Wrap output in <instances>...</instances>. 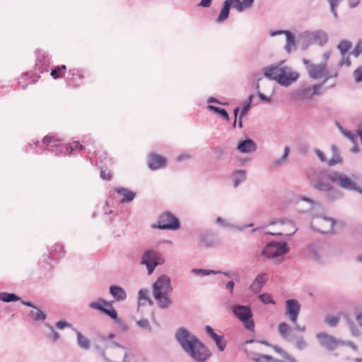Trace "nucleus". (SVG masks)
<instances>
[{"label": "nucleus", "mask_w": 362, "mask_h": 362, "mask_svg": "<svg viewBox=\"0 0 362 362\" xmlns=\"http://www.w3.org/2000/svg\"><path fill=\"white\" fill-rule=\"evenodd\" d=\"M233 185L237 187L242 182L246 179V172L244 170H237L233 173Z\"/></svg>", "instance_id": "nucleus-34"}, {"label": "nucleus", "mask_w": 362, "mask_h": 362, "mask_svg": "<svg viewBox=\"0 0 362 362\" xmlns=\"http://www.w3.org/2000/svg\"><path fill=\"white\" fill-rule=\"evenodd\" d=\"M115 192L123 196V198L121 199V203H129L131 202L136 197V193L129 191L124 187H117L115 189Z\"/></svg>", "instance_id": "nucleus-26"}, {"label": "nucleus", "mask_w": 362, "mask_h": 362, "mask_svg": "<svg viewBox=\"0 0 362 362\" xmlns=\"http://www.w3.org/2000/svg\"><path fill=\"white\" fill-rule=\"evenodd\" d=\"M230 2L228 0H226L223 2V7L221 10V12L216 19L217 23H221L226 20L228 18L230 9Z\"/></svg>", "instance_id": "nucleus-29"}, {"label": "nucleus", "mask_w": 362, "mask_h": 362, "mask_svg": "<svg viewBox=\"0 0 362 362\" xmlns=\"http://www.w3.org/2000/svg\"><path fill=\"white\" fill-rule=\"evenodd\" d=\"M115 347H117V348H119L122 350L125 351H127V349L125 346H124L123 345L120 344L119 343H117L116 341H112V342H107L105 344V348H103L105 350V349H112Z\"/></svg>", "instance_id": "nucleus-51"}, {"label": "nucleus", "mask_w": 362, "mask_h": 362, "mask_svg": "<svg viewBox=\"0 0 362 362\" xmlns=\"http://www.w3.org/2000/svg\"><path fill=\"white\" fill-rule=\"evenodd\" d=\"M289 152H290L289 147L286 146L284 148V152L283 156L281 158H277L275 160H274L273 164H272L273 167H278V166L281 165L283 162L286 160L288 156Z\"/></svg>", "instance_id": "nucleus-45"}, {"label": "nucleus", "mask_w": 362, "mask_h": 362, "mask_svg": "<svg viewBox=\"0 0 362 362\" xmlns=\"http://www.w3.org/2000/svg\"><path fill=\"white\" fill-rule=\"evenodd\" d=\"M163 262L156 251L148 250L142 255L141 264L146 265L148 273L150 274L158 265L163 264Z\"/></svg>", "instance_id": "nucleus-7"}, {"label": "nucleus", "mask_w": 362, "mask_h": 362, "mask_svg": "<svg viewBox=\"0 0 362 362\" xmlns=\"http://www.w3.org/2000/svg\"><path fill=\"white\" fill-rule=\"evenodd\" d=\"M220 274H223L228 278H233L238 280L240 278V274L238 272L226 271L222 272Z\"/></svg>", "instance_id": "nucleus-56"}, {"label": "nucleus", "mask_w": 362, "mask_h": 362, "mask_svg": "<svg viewBox=\"0 0 362 362\" xmlns=\"http://www.w3.org/2000/svg\"><path fill=\"white\" fill-rule=\"evenodd\" d=\"M320 344L329 351L334 350L338 346L345 344L344 341L337 339L325 332H320L316 335Z\"/></svg>", "instance_id": "nucleus-13"}, {"label": "nucleus", "mask_w": 362, "mask_h": 362, "mask_svg": "<svg viewBox=\"0 0 362 362\" xmlns=\"http://www.w3.org/2000/svg\"><path fill=\"white\" fill-rule=\"evenodd\" d=\"M260 300L264 304H275V301L272 296L268 293H264L259 296Z\"/></svg>", "instance_id": "nucleus-48"}, {"label": "nucleus", "mask_w": 362, "mask_h": 362, "mask_svg": "<svg viewBox=\"0 0 362 362\" xmlns=\"http://www.w3.org/2000/svg\"><path fill=\"white\" fill-rule=\"evenodd\" d=\"M325 322L330 327H335L339 322V317L337 316L327 315L325 319Z\"/></svg>", "instance_id": "nucleus-49"}, {"label": "nucleus", "mask_w": 362, "mask_h": 362, "mask_svg": "<svg viewBox=\"0 0 362 362\" xmlns=\"http://www.w3.org/2000/svg\"><path fill=\"white\" fill-rule=\"evenodd\" d=\"M51 57L45 52H39L36 61V66L40 72L48 71V66L50 63Z\"/></svg>", "instance_id": "nucleus-22"}, {"label": "nucleus", "mask_w": 362, "mask_h": 362, "mask_svg": "<svg viewBox=\"0 0 362 362\" xmlns=\"http://www.w3.org/2000/svg\"><path fill=\"white\" fill-rule=\"evenodd\" d=\"M58 140L52 136H46L42 139V144L46 145L49 151H53L54 148H62L61 144L58 143Z\"/></svg>", "instance_id": "nucleus-33"}, {"label": "nucleus", "mask_w": 362, "mask_h": 362, "mask_svg": "<svg viewBox=\"0 0 362 362\" xmlns=\"http://www.w3.org/2000/svg\"><path fill=\"white\" fill-rule=\"evenodd\" d=\"M331 151L332 157L327 161L329 166H334L337 164L342 163V159L340 156L339 151L336 145H332Z\"/></svg>", "instance_id": "nucleus-28"}, {"label": "nucleus", "mask_w": 362, "mask_h": 362, "mask_svg": "<svg viewBox=\"0 0 362 362\" xmlns=\"http://www.w3.org/2000/svg\"><path fill=\"white\" fill-rule=\"evenodd\" d=\"M354 75L355 77V81L356 82H361L362 81V67H358L356 69L354 72Z\"/></svg>", "instance_id": "nucleus-57"}, {"label": "nucleus", "mask_w": 362, "mask_h": 362, "mask_svg": "<svg viewBox=\"0 0 362 362\" xmlns=\"http://www.w3.org/2000/svg\"><path fill=\"white\" fill-rule=\"evenodd\" d=\"M338 76V72L337 71H334V72H332V73H329V71H327V70L326 69L325 74H324V76H323V81H322V83H320V84H322V86H324V84L330 78H337Z\"/></svg>", "instance_id": "nucleus-52"}, {"label": "nucleus", "mask_w": 362, "mask_h": 362, "mask_svg": "<svg viewBox=\"0 0 362 362\" xmlns=\"http://www.w3.org/2000/svg\"><path fill=\"white\" fill-rule=\"evenodd\" d=\"M199 240L201 244L206 247H212L218 243L216 237L213 233L209 232L200 234Z\"/></svg>", "instance_id": "nucleus-24"}, {"label": "nucleus", "mask_w": 362, "mask_h": 362, "mask_svg": "<svg viewBox=\"0 0 362 362\" xmlns=\"http://www.w3.org/2000/svg\"><path fill=\"white\" fill-rule=\"evenodd\" d=\"M282 360H276V362H297L296 360L286 351L282 355Z\"/></svg>", "instance_id": "nucleus-55"}, {"label": "nucleus", "mask_w": 362, "mask_h": 362, "mask_svg": "<svg viewBox=\"0 0 362 362\" xmlns=\"http://www.w3.org/2000/svg\"><path fill=\"white\" fill-rule=\"evenodd\" d=\"M208 109L214 112L216 114H218L223 119L226 121H228L230 119L229 115L224 108L209 105L208 106Z\"/></svg>", "instance_id": "nucleus-39"}, {"label": "nucleus", "mask_w": 362, "mask_h": 362, "mask_svg": "<svg viewBox=\"0 0 362 362\" xmlns=\"http://www.w3.org/2000/svg\"><path fill=\"white\" fill-rule=\"evenodd\" d=\"M307 346L306 341L303 339V337H299L296 341V347L299 350H303Z\"/></svg>", "instance_id": "nucleus-58"}, {"label": "nucleus", "mask_w": 362, "mask_h": 362, "mask_svg": "<svg viewBox=\"0 0 362 362\" xmlns=\"http://www.w3.org/2000/svg\"><path fill=\"white\" fill-rule=\"evenodd\" d=\"M315 153L318 156V158L321 162H327V163L328 160H327V158H326L324 153L322 151L316 148V149H315Z\"/></svg>", "instance_id": "nucleus-64"}, {"label": "nucleus", "mask_w": 362, "mask_h": 362, "mask_svg": "<svg viewBox=\"0 0 362 362\" xmlns=\"http://www.w3.org/2000/svg\"><path fill=\"white\" fill-rule=\"evenodd\" d=\"M234 315L244 325L245 329L253 331L255 322L253 313L249 305H235L232 308Z\"/></svg>", "instance_id": "nucleus-4"}, {"label": "nucleus", "mask_w": 362, "mask_h": 362, "mask_svg": "<svg viewBox=\"0 0 362 362\" xmlns=\"http://www.w3.org/2000/svg\"><path fill=\"white\" fill-rule=\"evenodd\" d=\"M300 310V305L296 299H288L286 301L285 315L293 324H296Z\"/></svg>", "instance_id": "nucleus-16"}, {"label": "nucleus", "mask_w": 362, "mask_h": 362, "mask_svg": "<svg viewBox=\"0 0 362 362\" xmlns=\"http://www.w3.org/2000/svg\"><path fill=\"white\" fill-rule=\"evenodd\" d=\"M349 328L351 329L352 335L354 337H358L360 335V331L354 325V322L349 321Z\"/></svg>", "instance_id": "nucleus-59"}, {"label": "nucleus", "mask_w": 362, "mask_h": 362, "mask_svg": "<svg viewBox=\"0 0 362 362\" xmlns=\"http://www.w3.org/2000/svg\"><path fill=\"white\" fill-rule=\"evenodd\" d=\"M153 295L158 306L160 309H167L173 304L170 294L173 291L170 278L161 275L153 284Z\"/></svg>", "instance_id": "nucleus-2"}, {"label": "nucleus", "mask_w": 362, "mask_h": 362, "mask_svg": "<svg viewBox=\"0 0 362 362\" xmlns=\"http://www.w3.org/2000/svg\"><path fill=\"white\" fill-rule=\"evenodd\" d=\"M175 339L182 350L194 362H206L211 352L199 338L184 327H179L175 333Z\"/></svg>", "instance_id": "nucleus-1"}, {"label": "nucleus", "mask_w": 362, "mask_h": 362, "mask_svg": "<svg viewBox=\"0 0 362 362\" xmlns=\"http://www.w3.org/2000/svg\"><path fill=\"white\" fill-rule=\"evenodd\" d=\"M277 223H281L282 224H288V225L291 226V227L292 228V230L291 231H289L288 233H286L287 236L293 235L298 230L297 228L296 227L294 223L292 221L287 220V219H278L277 221H272L270 223V224L272 225V224H275Z\"/></svg>", "instance_id": "nucleus-44"}, {"label": "nucleus", "mask_w": 362, "mask_h": 362, "mask_svg": "<svg viewBox=\"0 0 362 362\" xmlns=\"http://www.w3.org/2000/svg\"><path fill=\"white\" fill-rule=\"evenodd\" d=\"M362 53V40H358V43L354 47L351 52L355 57H358Z\"/></svg>", "instance_id": "nucleus-54"}, {"label": "nucleus", "mask_w": 362, "mask_h": 362, "mask_svg": "<svg viewBox=\"0 0 362 362\" xmlns=\"http://www.w3.org/2000/svg\"><path fill=\"white\" fill-rule=\"evenodd\" d=\"M285 35L286 37L285 50L287 53H291L292 50H295L296 49L295 36L291 31L285 32Z\"/></svg>", "instance_id": "nucleus-32"}, {"label": "nucleus", "mask_w": 362, "mask_h": 362, "mask_svg": "<svg viewBox=\"0 0 362 362\" xmlns=\"http://www.w3.org/2000/svg\"><path fill=\"white\" fill-rule=\"evenodd\" d=\"M216 223L220 225L223 228H234L238 230H243L246 228L252 227L253 226V223L247 224V225H243V226H235L232 225L228 222H226L224 219H223L221 217H217Z\"/></svg>", "instance_id": "nucleus-30"}, {"label": "nucleus", "mask_w": 362, "mask_h": 362, "mask_svg": "<svg viewBox=\"0 0 362 362\" xmlns=\"http://www.w3.org/2000/svg\"><path fill=\"white\" fill-rule=\"evenodd\" d=\"M322 84L317 83L312 86L301 87L296 90V96L301 99H310L313 95H321Z\"/></svg>", "instance_id": "nucleus-15"}, {"label": "nucleus", "mask_w": 362, "mask_h": 362, "mask_svg": "<svg viewBox=\"0 0 362 362\" xmlns=\"http://www.w3.org/2000/svg\"><path fill=\"white\" fill-rule=\"evenodd\" d=\"M145 300L148 303L149 305L153 304L152 300L148 297V291L147 289H141L139 291V300Z\"/></svg>", "instance_id": "nucleus-46"}, {"label": "nucleus", "mask_w": 362, "mask_h": 362, "mask_svg": "<svg viewBox=\"0 0 362 362\" xmlns=\"http://www.w3.org/2000/svg\"><path fill=\"white\" fill-rule=\"evenodd\" d=\"M284 60H281L278 63L272 64L269 66H265L262 69L264 76L268 79L275 81L277 78L278 74L281 72Z\"/></svg>", "instance_id": "nucleus-17"}, {"label": "nucleus", "mask_w": 362, "mask_h": 362, "mask_svg": "<svg viewBox=\"0 0 362 362\" xmlns=\"http://www.w3.org/2000/svg\"><path fill=\"white\" fill-rule=\"evenodd\" d=\"M71 326V325L65 320H59L56 324L57 328L60 329H64L65 327H69Z\"/></svg>", "instance_id": "nucleus-62"}, {"label": "nucleus", "mask_w": 362, "mask_h": 362, "mask_svg": "<svg viewBox=\"0 0 362 362\" xmlns=\"http://www.w3.org/2000/svg\"><path fill=\"white\" fill-rule=\"evenodd\" d=\"M158 224V228L161 230H177L180 228L179 218L169 211L160 215Z\"/></svg>", "instance_id": "nucleus-8"}, {"label": "nucleus", "mask_w": 362, "mask_h": 362, "mask_svg": "<svg viewBox=\"0 0 362 362\" xmlns=\"http://www.w3.org/2000/svg\"><path fill=\"white\" fill-rule=\"evenodd\" d=\"M115 322L119 325L122 331L125 332L128 329V326L126 325V323L123 321L122 318L119 317L117 320H115Z\"/></svg>", "instance_id": "nucleus-61"}, {"label": "nucleus", "mask_w": 362, "mask_h": 362, "mask_svg": "<svg viewBox=\"0 0 362 362\" xmlns=\"http://www.w3.org/2000/svg\"><path fill=\"white\" fill-rule=\"evenodd\" d=\"M335 221L325 216H316L310 222V228L322 234H328L333 231Z\"/></svg>", "instance_id": "nucleus-6"}, {"label": "nucleus", "mask_w": 362, "mask_h": 362, "mask_svg": "<svg viewBox=\"0 0 362 362\" xmlns=\"http://www.w3.org/2000/svg\"><path fill=\"white\" fill-rule=\"evenodd\" d=\"M319 246L316 244H310L308 247V255L315 261L320 260Z\"/></svg>", "instance_id": "nucleus-37"}, {"label": "nucleus", "mask_w": 362, "mask_h": 362, "mask_svg": "<svg viewBox=\"0 0 362 362\" xmlns=\"http://www.w3.org/2000/svg\"><path fill=\"white\" fill-rule=\"evenodd\" d=\"M65 251L64 250V247L61 244H55L50 252V254L47 256L49 258L52 257L53 259H57L62 257L64 255Z\"/></svg>", "instance_id": "nucleus-36"}, {"label": "nucleus", "mask_w": 362, "mask_h": 362, "mask_svg": "<svg viewBox=\"0 0 362 362\" xmlns=\"http://www.w3.org/2000/svg\"><path fill=\"white\" fill-rule=\"evenodd\" d=\"M288 244L286 242L271 241L264 246L261 255L266 258L271 259L285 255L288 252Z\"/></svg>", "instance_id": "nucleus-5"}, {"label": "nucleus", "mask_w": 362, "mask_h": 362, "mask_svg": "<svg viewBox=\"0 0 362 362\" xmlns=\"http://www.w3.org/2000/svg\"><path fill=\"white\" fill-rule=\"evenodd\" d=\"M88 307L105 314L115 321L119 318L117 310L112 306V303L102 298H99L95 302L90 303Z\"/></svg>", "instance_id": "nucleus-9"}, {"label": "nucleus", "mask_w": 362, "mask_h": 362, "mask_svg": "<svg viewBox=\"0 0 362 362\" xmlns=\"http://www.w3.org/2000/svg\"><path fill=\"white\" fill-rule=\"evenodd\" d=\"M278 331L282 338L287 339L291 328L286 322H281L278 326Z\"/></svg>", "instance_id": "nucleus-41"}, {"label": "nucleus", "mask_w": 362, "mask_h": 362, "mask_svg": "<svg viewBox=\"0 0 362 362\" xmlns=\"http://www.w3.org/2000/svg\"><path fill=\"white\" fill-rule=\"evenodd\" d=\"M267 279L268 277L267 273H261L258 274L250 286V289L255 293H260L262 287L267 281Z\"/></svg>", "instance_id": "nucleus-20"}, {"label": "nucleus", "mask_w": 362, "mask_h": 362, "mask_svg": "<svg viewBox=\"0 0 362 362\" xmlns=\"http://www.w3.org/2000/svg\"><path fill=\"white\" fill-rule=\"evenodd\" d=\"M299 78V74L292 71L291 68L287 66L282 67L281 72L278 74L276 81L281 86L288 87Z\"/></svg>", "instance_id": "nucleus-11"}, {"label": "nucleus", "mask_w": 362, "mask_h": 362, "mask_svg": "<svg viewBox=\"0 0 362 362\" xmlns=\"http://www.w3.org/2000/svg\"><path fill=\"white\" fill-rule=\"evenodd\" d=\"M214 153L216 155L217 159L220 160L223 158L225 151L222 148L216 147L214 148Z\"/></svg>", "instance_id": "nucleus-63"}, {"label": "nucleus", "mask_w": 362, "mask_h": 362, "mask_svg": "<svg viewBox=\"0 0 362 362\" xmlns=\"http://www.w3.org/2000/svg\"><path fill=\"white\" fill-rule=\"evenodd\" d=\"M204 329L207 335L216 343L218 351H224L227 345V341L223 340V335L217 334L209 325H206Z\"/></svg>", "instance_id": "nucleus-18"}, {"label": "nucleus", "mask_w": 362, "mask_h": 362, "mask_svg": "<svg viewBox=\"0 0 362 362\" xmlns=\"http://www.w3.org/2000/svg\"><path fill=\"white\" fill-rule=\"evenodd\" d=\"M21 300V298L13 293H0V300L5 303L16 302Z\"/></svg>", "instance_id": "nucleus-38"}, {"label": "nucleus", "mask_w": 362, "mask_h": 362, "mask_svg": "<svg viewBox=\"0 0 362 362\" xmlns=\"http://www.w3.org/2000/svg\"><path fill=\"white\" fill-rule=\"evenodd\" d=\"M315 202L313 199L306 197H300L296 203V209L300 213H305L310 211Z\"/></svg>", "instance_id": "nucleus-21"}, {"label": "nucleus", "mask_w": 362, "mask_h": 362, "mask_svg": "<svg viewBox=\"0 0 362 362\" xmlns=\"http://www.w3.org/2000/svg\"><path fill=\"white\" fill-rule=\"evenodd\" d=\"M166 160L164 157L151 153L148 156V165L151 170H157L165 165Z\"/></svg>", "instance_id": "nucleus-19"}, {"label": "nucleus", "mask_w": 362, "mask_h": 362, "mask_svg": "<svg viewBox=\"0 0 362 362\" xmlns=\"http://www.w3.org/2000/svg\"><path fill=\"white\" fill-rule=\"evenodd\" d=\"M301 37L304 41L317 42L321 46L325 45L328 40L327 33L322 30H317L313 32L305 31L301 33Z\"/></svg>", "instance_id": "nucleus-14"}, {"label": "nucleus", "mask_w": 362, "mask_h": 362, "mask_svg": "<svg viewBox=\"0 0 362 362\" xmlns=\"http://www.w3.org/2000/svg\"><path fill=\"white\" fill-rule=\"evenodd\" d=\"M330 177L331 170H315L308 174L311 187L321 192L329 189V185L332 184Z\"/></svg>", "instance_id": "nucleus-3"}, {"label": "nucleus", "mask_w": 362, "mask_h": 362, "mask_svg": "<svg viewBox=\"0 0 362 362\" xmlns=\"http://www.w3.org/2000/svg\"><path fill=\"white\" fill-rule=\"evenodd\" d=\"M66 69V66L65 65L55 66L52 69L50 75L54 79L63 77Z\"/></svg>", "instance_id": "nucleus-42"}, {"label": "nucleus", "mask_w": 362, "mask_h": 362, "mask_svg": "<svg viewBox=\"0 0 362 362\" xmlns=\"http://www.w3.org/2000/svg\"><path fill=\"white\" fill-rule=\"evenodd\" d=\"M339 129L344 136L348 138L352 142H355L357 135L353 134L351 131L344 129L341 126L338 124Z\"/></svg>", "instance_id": "nucleus-47"}, {"label": "nucleus", "mask_w": 362, "mask_h": 362, "mask_svg": "<svg viewBox=\"0 0 362 362\" xmlns=\"http://www.w3.org/2000/svg\"><path fill=\"white\" fill-rule=\"evenodd\" d=\"M331 182L344 189L351 191L354 181L346 174L337 170H331Z\"/></svg>", "instance_id": "nucleus-10"}, {"label": "nucleus", "mask_w": 362, "mask_h": 362, "mask_svg": "<svg viewBox=\"0 0 362 362\" xmlns=\"http://www.w3.org/2000/svg\"><path fill=\"white\" fill-rule=\"evenodd\" d=\"M256 148L257 145L251 139H246L240 141L237 146V149L243 153L254 152L256 151Z\"/></svg>", "instance_id": "nucleus-23"}, {"label": "nucleus", "mask_w": 362, "mask_h": 362, "mask_svg": "<svg viewBox=\"0 0 362 362\" xmlns=\"http://www.w3.org/2000/svg\"><path fill=\"white\" fill-rule=\"evenodd\" d=\"M76 336H77V344L78 346L84 349L88 350L90 347V343L88 338L84 337L79 331L76 330Z\"/></svg>", "instance_id": "nucleus-35"}, {"label": "nucleus", "mask_w": 362, "mask_h": 362, "mask_svg": "<svg viewBox=\"0 0 362 362\" xmlns=\"http://www.w3.org/2000/svg\"><path fill=\"white\" fill-rule=\"evenodd\" d=\"M136 324L141 328L146 329L149 332H151L152 328H151L150 323L147 319H141L140 320L137 321Z\"/></svg>", "instance_id": "nucleus-53"}, {"label": "nucleus", "mask_w": 362, "mask_h": 362, "mask_svg": "<svg viewBox=\"0 0 362 362\" xmlns=\"http://www.w3.org/2000/svg\"><path fill=\"white\" fill-rule=\"evenodd\" d=\"M352 44L350 41L346 40H341L337 45V49L339 50L341 56L346 54L348 51L351 49Z\"/></svg>", "instance_id": "nucleus-43"}, {"label": "nucleus", "mask_w": 362, "mask_h": 362, "mask_svg": "<svg viewBox=\"0 0 362 362\" xmlns=\"http://www.w3.org/2000/svg\"><path fill=\"white\" fill-rule=\"evenodd\" d=\"M303 63L310 78L317 80L323 78L327 69V62H321L319 64H315L307 59H303Z\"/></svg>", "instance_id": "nucleus-12"}, {"label": "nucleus", "mask_w": 362, "mask_h": 362, "mask_svg": "<svg viewBox=\"0 0 362 362\" xmlns=\"http://www.w3.org/2000/svg\"><path fill=\"white\" fill-rule=\"evenodd\" d=\"M191 272L197 276H206L210 274H218L221 271L206 269H192Z\"/></svg>", "instance_id": "nucleus-40"}, {"label": "nucleus", "mask_w": 362, "mask_h": 362, "mask_svg": "<svg viewBox=\"0 0 362 362\" xmlns=\"http://www.w3.org/2000/svg\"><path fill=\"white\" fill-rule=\"evenodd\" d=\"M45 326L48 327L51 331L50 334L47 335V337L52 339L53 342L57 341L59 339V334L55 331L52 325L46 324Z\"/></svg>", "instance_id": "nucleus-50"}, {"label": "nucleus", "mask_w": 362, "mask_h": 362, "mask_svg": "<svg viewBox=\"0 0 362 362\" xmlns=\"http://www.w3.org/2000/svg\"><path fill=\"white\" fill-rule=\"evenodd\" d=\"M29 313L28 316L35 321H43L47 318V314L40 310L37 306L33 308Z\"/></svg>", "instance_id": "nucleus-31"}, {"label": "nucleus", "mask_w": 362, "mask_h": 362, "mask_svg": "<svg viewBox=\"0 0 362 362\" xmlns=\"http://www.w3.org/2000/svg\"><path fill=\"white\" fill-rule=\"evenodd\" d=\"M100 176L102 179L106 180H110L112 179V175L110 172H107L105 170H103L100 168Z\"/></svg>", "instance_id": "nucleus-60"}, {"label": "nucleus", "mask_w": 362, "mask_h": 362, "mask_svg": "<svg viewBox=\"0 0 362 362\" xmlns=\"http://www.w3.org/2000/svg\"><path fill=\"white\" fill-rule=\"evenodd\" d=\"M329 189H323L322 192H326V198L327 200L332 202L339 199L342 197V192L335 189L332 184L329 185Z\"/></svg>", "instance_id": "nucleus-27"}, {"label": "nucleus", "mask_w": 362, "mask_h": 362, "mask_svg": "<svg viewBox=\"0 0 362 362\" xmlns=\"http://www.w3.org/2000/svg\"><path fill=\"white\" fill-rule=\"evenodd\" d=\"M110 293L117 301H124L127 298L125 290L119 286H111L110 287Z\"/></svg>", "instance_id": "nucleus-25"}]
</instances>
